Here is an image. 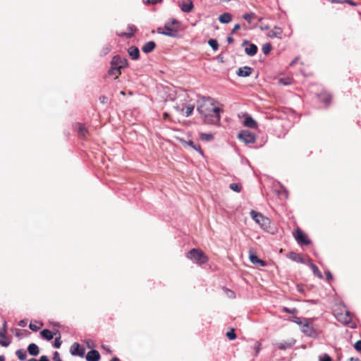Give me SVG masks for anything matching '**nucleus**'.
Listing matches in <instances>:
<instances>
[{
  "label": "nucleus",
  "instance_id": "dca6fc26",
  "mask_svg": "<svg viewBox=\"0 0 361 361\" xmlns=\"http://www.w3.org/2000/svg\"><path fill=\"white\" fill-rule=\"evenodd\" d=\"M337 319L341 322H343V323L346 324H349L351 322V320H352V317L350 316V314L348 311H345V314L340 313L339 314H338Z\"/></svg>",
  "mask_w": 361,
  "mask_h": 361
},
{
  "label": "nucleus",
  "instance_id": "4d7b16f0",
  "mask_svg": "<svg viewBox=\"0 0 361 361\" xmlns=\"http://www.w3.org/2000/svg\"><path fill=\"white\" fill-rule=\"evenodd\" d=\"M331 3L342 4L345 3V0H331Z\"/></svg>",
  "mask_w": 361,
  "mask_h": 361
},
{
  "label": "nucleus",
  "instance_id": "79ce46f5",
  "mask_svg": "<svg viewBox=\"0 0 361 361\" xmlns=\"http://www.w3.org/2000/svg\"><path fill=\"white\" fill-rule=\"evenodd\" d=\"M52 359H53L54 361H62L61 357H60V354L57 351L54 352V353L53 355V358Z\"/></svg>",
  "mask_w": 361,
  "mask_h": 361
},
{
  "label": "nucleus",
  "instance_id": "f3484780",
  "mask_svg": "<svg viewBox=\"0 0 361 361\" xmlns=\"http://www.w3.org/2000/svg\"><path fill=\"white\" fill-rule=\"evenodd\" d=\"M128 54L133 60H137L140 57V51L137 47L131 46L128 49Z\"/></svg>",
  "mask_w": 361,
  "mask_h": 361
},
{
  "label": "nucleus",
  "instance_id": "a211bd4d",
  "mask_svg": "<svg viewBox=\"0 0 361 361\" xmlns=\"http://www.w3.org/2000/svg\"><path fill=\"white\" fill-rule=\"evenodd\" d=\"M282 29L279 27H274L271 30L269 31L268 36L271 38H281L282 35Z\"/></svg>",
  "mask_w": 361,
  "mask_h": 361
},
{
  "label": "nucleus",
  "instance_id": "864d4df0",
  "mask_svg": "<svg viewBox=\"0 0 361 361\" xmlns=\"http://www.w3.org/2000/svg\"><path fill=\"white\" fill-rule=\"evenodd\" d=\"M345 2L348 3V4H350V6H357V3H355V1H353L345 0Z\"/></svg>",
  "mask_w": 361,
  "mask_h": 361
},
{
  "label": "nucleus",
  "instance_id": "423d86ee",
  "mask_svg": "<svg viewBox=\"0 0 361 361\" xmlns=\"http://www.w3.org/2000/svg\"><path fill=\"white\" fill-rule=\"evenodd\" d=\"M293 236L299 244L309 245L310 243V240L307 238V235L300 229L296 230L293 233Z\"/></svg>",
  "mask_w": 361,
  "mask_h": 361
},
{
  "label": "nucleus",
  "instance_id": "cd10ccee",
  "mask_svg": "<svg viewBox=\"0 0 361 361\" xmlns=\"http://www.w3.org/2000/svg\"><path fill=\"white\" fill-rule=\"evenodd\" d=\"M109 74L110 75H114L115 76L116 78H117L118 75L121 74V69L116 66H111V68L109 71Z\"/></svg>",
  "mask_w": 361,
  "mask_h": 361
},
{
  "label": "nucleus",
  "instance_id": "f03ea898",
  "mask_svg": "<svg viewBox=\"0 0 361 361\" xmlns=\"http://www.w3.org/2000/svg\"><path fill=\"white\" fill-rule=\"evenodd\" d=\"M187 257L197 264H203L208 260L204 253L199 249H192L187 253Z\"/></svg>",
  "mask_w": 361,
  "mask_h": 361
},
{
  "label": "nucleus",
  "instance_id": "0eeeda50",
  "mask_svg": "<svg viewBox=\"0 0 361 361\" xmlns=\"http://www.w3.org/2000/svg\"><path fill=\"white\" fill-rule=\"evenodd\" d=\"M300 329L307 336L315 337L317 336L315 329L310 325L307 319H304V324L300 327Z\"/></svg>",
  "mask_w": 361,
  "mask_h": 361
},
{
  "label": "nucleus",
  "instance_id": "5fc2aeb1",
  "mask_svg": "<svg viewBox=\"0 0 361 361\" xmlns=\"http://www.w3.org/2000/svg\"><path fill=\"white\" fill-rule=\"evenodd\" d=\"M299 57H295L290 63V66H293L298 61Z\"/></svg>",
  "mask_w": 361,
  "mask_h": 361
},
{
  "label": "nucleus",
  "instance_id": "473e14b6",
  "mask_svg": "<svg viewBox=\"0 0 361 361\" xmlns=\"http://www.w3.org/2000/svg\"><path fill=\"white\" fill-rule=\"evenodd\" d=\"M271 49V45L270 43H265L262 45V51L265 54L267 55L270 53Z\"/></svg>",
  "mask_w": 361,
  "mask_h": 361
},
{
  "label": "nucleus",
  "instance_id": "e433bc0d",
  "mask_svg": "<svg viewBox=\"0 0 361 361\" xmlns=\"http://www.w3.org/2000/svg\"><path fill=\"white\" fill-rule=\"evenodd\" d=\"M255 13H245L243 16V18L247 20L249 23H250L252 22V18L255 17Z\"/></svg>",
  "mask_w": 361,
  "mask_h": 361
},
{
  "label": "nucleus",
  "instance_id": "a878e982",
  "mask_svg": "<svg viewBox=\"0 0 361 361\" xmlns=\"http://www.w3.org/2000/svg\"><path fill=\"white\" fill-rule=\"evenodd\" d=\"M40 334L47 341H51L54 338V334L49 329H43Z\"/></svg>",
  "mask_w": 361,
  "mask_h": 361
},
{
  "label": "nucleus",
  "instance_id": "5701e85b",
  "mask_svg": "<svg viewBox=\"0 0 361 361\" xmlns=\"http://www.w3.org/2000/svg\"><path fill=\"white\" fill-rule=\"evenodd\" d=\"M27 351L32 356H37L39 353V347L35 343L30 344L27 347Z\"/></svg>",
  "mask_w": 361,
  "mask_h": 361
},
{
  "label": "nucleus",
  "instance_id": "393cba45",
  "mask_svg": "<svg viewBox=\"0 0 361 361\" xmlns=\"http://www.w3.org/2000/svg\"><path fill=\"white\" fill-rule=\"evenodd\" d=\"M318 97L321 102H323L325 104L329 103L331 100V95L326 92H322L320 94L318 95Z\"/></svg>",
  "mask_w": 361,
  "mask_h": 361
},
{
  "label": "nucleus",
  "instance_id": "052dcab7",
  "mask_svg": "<svg viewBox=\"0 0 361 361\" xmlns=\"http://www.w3.org/2000/svg\"><path fill=\"white\" fill-rule=\"evenodd\" d=\"M19 325L23 327L25 325V322L24 321H20Z\"/></svg>",
  "mask_w": 361,
  "mask_h": 361
},
{
  "label": "nucleus",
  "instance_id": "9b49d317",
  "mask_svg": "<svg viewBox=\"0 0 361 361\" xmlns=\"http://www.w3.org/2000/svg\"><path fill=\"white\" fill-rule=\"evenodd\" d=\"M179 6L181 11L185 13L190 12L194 7L193 3L191 0H183L180 3Z\"/></svg>",
  "mask_w": 361,
  "mask_h": 361
},
{
  "label": "nucleus",
  "instance_id": "4468645a",
  "mask_svg": "<svg viewBox=\"0 0 361 361\" xmlns=\"http://www.w3.org/2000/svg\"><path fill=\"white\" fill-rule=\"evenodd\" d=\"M100 360V354L96 350H92L87 353L86 355V360L87 361H99Z\"/></svg>",
  "mask_w": 361,
  "mask_h": 361
},
{
  "label": "nucleus",
  "instance_id": "49530a36",
  "mask_svg": "<svg viewBox=\"0 0 361 361\" xmlns=\"http://www.w3.org/2000/svg\"><path fill=\"white\" fill-rule=\"evenodd\" d=\"M293 322H294L295 323H296L297 324H298L300 327H301V326H302V325L304 324V320H303V321H302V320L300 319V318H299V317H295V318L294 319Z\"/></svg>",
  "mask_w": 361,
  "mask_h": 361
},
{
  "label": "nucleus",
  "instance_id": "b1692460",
  "mask_svg": "<svg viewBox=\"0 0 361 361\" xmlns=\"http://www.w3.org/2000/svg\"><path fill=\"white\" fill-rule=\"evenodd\" d=\"M128 32H121V33H119L118 35L119 36H122V37L125 36V37H133L134 35V32L136 30L135 27L133 25H129L128 26Z\"/></svg>",
  "mask_w": 361,
  "mask_h": 361
},
{
  "label": "nucleus",
  "instance_id": "338daca9",
  "mask_svg": "<svg viewBox=\"0 0 361 361\" xmlns=\"http://www.w3.org/2000/svg\"><path fill=\"white\" fill-rule=\"evenodd\" d=\"M350 361H359V360L357 358H353L352 357V358L350 359Z\"/></svg>",
  "mask_w": 361,
  "mask_h": 361
},
{
  "label": "nucleus",
  "instance_id": "4c0bfd02",
  "mask_svg": "<svg viewBox=\"0 0 361 361\" xmlns=\"http://www.w3.org/2000/svg\"><path fill=\"white\" fill-rule=\"evenodd\" d=\"M226 336L229 340H234L236 338V335L234 332V330L232 329L231 331H228L226 333Z\"/></svg>",
  "mask_w": 361,
  "mask_h": 361
},
{
  "label": "nucleus",
  "instance_id": "39448f33",
  "mask_svg": "<svg viewBox=\"0 0 361 361\" xmlns=\"http://www.w3.org/2000/svg\"><path fill=\"white\" fill-rule=\"evenodd\" d=\"M238 137L245 144H252L256 140L255 135L248 130H241L238 133Z\"/></svg>",
  "mask_w": 361,
  "mask_h": 361
},
{
  "label": "nucleus",
  "instance_id": "3c124183",
  "mask_svg": "<svg viewBox=\"0 0 361 361\" xmlns=\"http://www.w3.org/2000/svg\"><path fill=\"white\" fill-rule=\"evenodd\" d=\"M240 27V25L239 24H236L234 27L233 28L231 31V34H233L236 30H239Z\"/></svg>",
  "mask_w": 361,
  "mask_h": 361
},
{
  "label": "nucleus",
  "instance_id": "ddd939ff",
  "mask_svg": "<svg viewBox=\"0 0 361 361\" xmlns=\"http://www.w3.org/2000/svg\"><path fill=\"white\" fill-rule=\"evenodd\" d=\"M244 116L243 125L245 127L250 128H256L257 127L256 121L249 114H245Z\"/></svg>",
  "mask_w": 361,
  "mask_h": 361
},
{
  "label": "nucleus",
  "instance_id": "c85d7f7f",
  "mask_svg": "<svg viewBox=\"0 0 361 361\" xmlns=\"http://www.w3.org/2000/svg\"><path fill=\"white\" fill-rule=\"evenodd\" d=\"M16 355L18 357V358L21 361L25 360L27 357V353L23 349L17 350L16 352Z\"/></svg>",
  "mask_w": 361,
  "mask_h": 361
},
{
  "label": "nucleus",
  "instance_id": "a18cd8bd",
  "mask_svg": "<svg viewBox=\"0 0 361 361\" xmlns=\"http://www.w3.org/2000/svg\"><path fill=\"white\" fill-rule=\"evenodd\" d=\"M175 109L178 111V112H180V113H183L184 111V108H185V106L183 104L182 106H174Z\"/></svg>",
  "mask_w": 361,
  "mask_h": 361
},
{
  "label": "nucleus",
  "instance_id": "8fccbe9b",
  "mask_svg": "<svg viewBox=\"0 0 361 361\" xmlns=\"http://www.w3.org/2000/svg\"><path fill=\"white\" fill-rule=\"evenodd\" d=\"M279 82L280 84H282L284 85L290 84V82L288 80H285V79H280Z\"/></svg>",
  "mask_w": 361,
  "mask_h": 361
},
{
  "label": "nucleus",
  "instance_id": "6ab92c4d",
  "mask_svg": "<svg viewBox=\"0 0 361 361\" xmlns=\"http://www.w3.org/2000/svg\"><path fill=\"white\" fill-rule=\"evenodd\" d=\"M6 329H4L0 331V337L1 338L0 340V345L4 347H7L11 343V341L6 338Z\"/></svg>",
  "mask_w": 361,
  "mask_h": 361
},
{
  "label": "nucleus",
  "instance_id": "ea45409f",
  "mask_svg": "<svg viewBox=\"0 0 361 361\" xmlns=\"http://www.w3.org/2000/svg\"><path fill=\"white\" fill-rule=\"evenodd\" d=\"M61 345V337L59 336V337L55 338V341L54 343V346L56 348H60Z\"/></svg>",
  "mask_w": 361,
  "mask_h": 361
},
{
  "label": "nucleus",
  "instance_id": "f257e3e1",
  "mask_svg": "<svg viewBox=\"0 0 361 361\" xmlns=\"http://www.w3.org/2000/svg\"><path fill=\"white\" fill-rule=\"evenodd\" d=\"M214 103L213 99L208 97L203 99L197 106V110L207 124L215 125L220 121L221 109Z\"/></svg>",
  "mask_w": 361,
  "mask_h": 361
},
{
  "label": "nucleus",
  "instance_id": "13d9d810",
  "mask_svg": "<svg viewBox=\"0 0 361 361\" xmlns=\"http://www.w3.org/2000/svg\"><path fill=\"white\" fill-rule=\"evenodd\" d=\"M325 274H326V278H327L328 279H331V277H332V276H331V273H330V271H326L325 272Z\"/></svg>",
  "mask_w": 361,
  "mask_h": 361
},
{
  "label": "nucleus",
  "instance_id": "0e129e2a",
  "mask_svg": "<svg viewBox=\"0 0 361 361\" xmlns=\"http://www.w3.org/2000/svg\"><path fill=\"white\" fill-rule=\"evenodd\" d=\"M110 361H120L118 357H114Z\"/></svg>",
  "mask_w": 361,
  "mask_h": 361
},
{
  "label": "nucleus",
  "instance_id": "69168bd1",
  "mask_svg": "<svg viewBox=\"0 0 361 361\" xmlns=\"http://www.w3.org/2000/svg\"><path fill=\"white\" fill-rule=\"evenodd\" d=\"M229 292H230L229 296L230 297H234V293L233 291H231V290Z\"/></svg>",
  "mask_w": 361,
  "mask_h": 361
},
{
  "label": "nucleus",
  "instance_id": "774afa93",
  "mask_svg": "<svg viewBox=\"0 0 361 361\" xmlns=\"http://www.w3.org/2000/svg\"><path fill=\"white\" fill-rule=\"evenodd\" d=\"M28 361H38V360H37L35 358H31V359H29Z\"/></svg>",
  "mask_w": 361,
  "mask_h": 361
},
{
  "label": "nucleus",
  "instance_id": "7ed1b4c3",
  "mask_svg": "<svg viewBox=\"0 0 361 361\" xmlns=\"http://www.w3.org/2000/svg\"><path fill=\"white\" fill-rule=\"evenodd\" d=\"M250 216L252 219L264 231H267L271 224V221L269 218L264 216L262 214L257 212L255 210H251Z\"/></svg>",
  "mask_w": 361,
  "mask_h": 361
},
{
  "label": "nucleus",
  "instance_id": "1a4fd4ad",
  "mask_svg": "<svg viewBox=\"0 0 361 361\" xmlns=\"http://www.w3.org/2000/svg\"><path fill=\"white\" fill-rule=\"evenodd\" d=\"M71 353L72 355H78L80 357H83L85 355V350L78 343H74L70 349Z\"/></svg>",
  "mask_w": 361,
  "mask_h": 361
},
{
  "label": "nucleus",
  "instance_id": "9d476101",
  "mask_svg": "<svg viewBox=\"0 0 361 361\" xmlns=\"http://www.w3.org/2000/svg\"><path fill=\"white\" fill-rule=\"evenodd\" d=\"M73 129L80 137H85L87 134V128L82 123H78L74 124Z\"/></svg>",
  "mask_w": 361,
  "mask_h": 361
},
{
  "label": "nucleus",
  "instance_id": "de8ad7c7",
  "mask_svg": "<svg viewBox=\"0 0 361 361\" xmlns=\"http://www.w3.org/2000/svg\"><path fill=\"white\" fill-rule=\"evenodd\" d=\"M283 311L285 312L290 313V314H295L297 312V310L295 308L290 310L287 307H284Z\"/></svg>",
  "mask_w": 361,
  "mask_h": 361
},
{
  "label": "nucleus",
  "instance_id": "aec40b11",
  "mask_svg": "<svg viewBox=\"0 0 361 361\" xmlns=\"http://www.w3.org/2000/svg\"><path fill=\"white\" fill-rule=\"evenodd\" d=\"M154 48L155 43L153 41H149L142 46V51L146 54H148L151 52Z\"/></svg>",
  "mask_w": 361,
  "mask_h": 361
},
{
  "label": "nucleus",
  "instance_id": "412c9836",
  "mask_svg": "<svg viewBox=\"0 0 361 361\" xmlns=\"http://www.w3.org/2000/svg\"><path fill=\"white\" fill-rule=\"evenodd\" d=\"M245 51L247 55H248L250 56H252L256 54V53L257 51V47L254 44H249L248 47H247L245 49Z\"/></svg>",
  "mask_w": 361,
  "mask_h": 361
},
{
  "label": "nucleus",
  "instance_id": "4be33fe9",
  "mask_svg": "<svg viewBox=\"0 0 361 361\" xmlns=\"http://www.w3.org/2000/svg\"><path fill=\"white\" fill-rule=\"evenodd\" d=\"M232 20V16L229 13H224L219 16L220 23L227 24Z\"/></svg>",
  "mask_w": 361,
  "mask_h": 361
},
{
  "label": "nucleus",
  "instance_id": "7c9ffc66",
  "mask_svg": "<svg viewBox=\"0 0 361 361\" xmlns=\"http://www.w3.org/2000/svg\"><path fill=\"white\" fill-rule=\"evenodd\" d=\"M185 145L194 149L197 152H198L200 154H203V152L201 150L200 147L199 145H195V143L190 140L185 142Z\"/></svg>",
  "mask_w": 361,
  "mask_h": 361
},
{
  "label": "nucleus",
  "instance_id": "2f4dec72",
  "mask_svg": "<svg viewBox=\"0 0 361 361\" xmlns=\"http://www.w3.org/2000/svg\"><path fill=\"white\" fill-rule=\"evenodd\" d=\"M310 267L314 273V274L315 276H317V277H319V279H322V274L321 273V271H319V269H318V267L314 264H310Z\"/></svg>",
  "mask_w": 361,
  "mask_h": 361
},
{
  "label": "nucleus",
  "instance_id": "37998d69",
  "mask_svg": "<svg viewBox=\"0 0 361 361\" xmlns=\"http://www.w3.org/2000/svg\"><path fill=\"white\" fill-rule=\"evenodd\" d=\"M29 328L33 331H37L39 329V326L35 324L30 323L29 325Z\"/></svg>",
  "mask_w": 361,
  "mask_h": 361
},
{
  "label": "nucleus",
  "instance_id": "a19ab883",
  "mask_svg": "<svg viewBox=\"0 0 361 361\" xmlns=\"http://www.w3.org/2000/svg\"><path fill=\"white\" fill-rule=\"evenodd\" d=\"M319 361H331V358L329 355L324 354L319 357Z\"/></svg>",
  "mask_w": 361,
  "mask_h": 361
},
{
  "label": "nucleus",
  "instance_id": "bb28decb",
  "mask_svg": "<svg viewBox=\"0 0 361 361\" xmlns=\"http://www.w3.org/2000/svg\"><path fill=\"white\" fill-rule=\"evenodd\" d=\"M289 259L294 262H302V257L300 254L295 252H290L288 255Z\"/></svg>",
  "mask_w": 361,
  "mask_h": 361
},
{
  "label": "nucleus",
  "instance_id": "c03bdc74",
  "mask_svg": "<svg viewBox=\"0 0 361 361\" xmlns=\"http://www.w3.org/2000/svg\"><path fill=\"white\" fill-rule=\"evenodd\" d=\"M354 348L357 351H361V340L360 341H357L355 344H354Z\"/></svg>",
  "mask_w": 361,
  "mask_h": 361
},
{
  "label": "nucleus",
  "instance_id": "603ef678",
  "mask_svg": "<svg viewBox=\"0 0 361 361\" xmlns=\"http://www.w3.org/2000/svg\"><path fill=\"white\" fill-rule=\"evenodd\" d=\"M38 361H49V360L47 355H42L40 357V358Z\"/></svg>",
  "mask_w": 361,
  "mask_h": 361
},
{
  "label": "nucleus",
  "instance_id": "09e8293b",
  "mask_svg": "<svg viewBox=\"0 0 361 361\" xmlns=\"http://www.w3.org/2000/svg\"><path fill=\"white\" fill-rule=\"evenodd\" d=\"M161 1V0H144V2L147 4H155Z\"/></svg>",
  "mask_w": 361,
  "mask_h": 361
},
{
  "label": "nucleus",
  "instance_id": "bf43d9fd",
  "mask_svg": "<svg viewBox=\"0 0 361 361\" xmlns=\"http://www.w3.org/2000/svg\"><path fill=\"white\" fill-rule=\"evenodd\" d=\"M233 41H234V40H233V38L232 37L228 36V37H227V42H228V43H233Z\"/></svg>",
  "mask_w": 361,
  "mask_h": 361
},
{
  "label": "nucleus",
  "instance_id": "6e6d98bb",
  "mask_svg": "<svg viewBox=\"0 0 361 361\" xmlns=\"http://www.w3.org/2000/svg\"><path fill=\"white\" fill-rule=\"evenodd\" d=\"M102 348L104 350H105L107 353H111V350H110L109 347V346H106V345H102Z\"/></svg>",
  "mask_w": 361,
  "mask_h": 361
},
{
  "label": "nucleus",
  "instance_id": "c9c22d12",
  "mask_svg": "<svg viewBox=\"0 0 361 361\" xmlns=\"http://www.w3.org/2000/svg\"><path fill=\"white\" fill-rule=\"evenodd\" d=\"M186 111H185V116L189 117L192 114V112L194 111V105L190 104L185 106Z\"/></svg>",
  "mask_w": 361,
  "mask_h": 361
},
{
  "label": "nucleus",
  "instance_id": "c756f323",
  "mask_svg": "<svg viewBox=\"0 0 361 361\" xmlns=\"http://www.w3.org/2000/svg\"><path fill=\"white\" fill-rule=\"evenodd\" d=\"M200 138L202 141L209 142L214 139V136L210 133H200Z\"/></svg>",
  "mask_w": 361,
  "mask_h": 361
},
{
  "label": "nucleus",
  "instance_id": "72a5a7b5",
  "mask_svg": "<svg viewBox=\"0 0 361 361\" xmlns=\"http://www.w3.org/2000/svg\"><path fill=\"white\" fill-rule=\"evenodd\" d=\"M208 44L214 51H216L219 48L218 42L214 39H209Z\"/></svg>",
  "mask_w": 361,
  "mask_h": 361
},
{
  "label": "nucleus",
  "instance_id": "f704fd0d",
  "mask_svg": "<svg viewBox=\"0 0 361 361\" xmlns=\"http://www.w3.org/2000/svg\"><path fill=\"white\" fill-rule=\"evenodd\" d=\"M229 188H230L233 191H235V192H240V190H241V189H242L241 185H240V184H238V183H233L230 184Z\"/></svg>",
  "mask_w": 361,
  "mask_h": 361
},
{
  "label": "nucleus",
  "instance_id": "680f3d73",
  "mask_svg": "<svg viewBox=\"0 0 361 361\" xmlns=\"http://www.w3.org/2000/svg\"><path fill=\"white\" fill-rule=\"evenodd\" d=\"M169 115L167 113H164V118L165 119L168 118H169Z\"/></svg>",
  "mask_w": 361,
  "mask_h": 361
},
{
  "label": "nucleus",
  "instance_id": "f8f14e48",
  "mask_svg": "<svg viewBox=\"0 0 361 361\" xmlns=\"http://www.w3.org/2000/svg\"><path fill=\"white\" fill-rule=\"evenodd\" d=\"M252 72V68L250 66H243L240 67L238 69L236 74L239 77H247L251 75Z\"/></svg>",
  "mask_w": 361,
  "mask_h": 361
},
{
  "label": "nucleus",
  "instance_id": "6e6552de",
  "mask_svg": "<svg viewBox=\"0 0 361 361\" xmlns=\"http://www.w3.org/2000/svg\"><path fill=\"white\" fill-rule=\"evenodd\" d=\"M111 66H114L121 69L128 66V61L120 56H115L111 61Z\"/></svg>",
  "mask_w": 361,
  "mask_h": 361
},
{
  "label": "nucleus",
  "instance_id": "2eb2a0df",
  "mask_svg": "<svg viewBox=\"0 0 361 361\" xmlns=\"http://www.w3.org/2000/svg\"><path fill=\"white\" fill-rule=\"evenodd\" d=\"M249 259L253 264L258 265L260 267H264L266 265V263L264 261L259 259L257 257V256L255 254H254L253 252H252L251 251H250V253H249Z\"/></svg>",
  "mask_w": 361,
  "mask_h": 361
},
{
  "label": "nucleus",
  "instance_id": "e2e57ef3",
  "mask_svg": "<svg viewBox=\"0 0 361 361\" xmlns=\"http://www.w3.org/2000/svg\"><path fill=\"white\" fill-rule=\"evenodd\" d=\"M0 361H5V357L4 355H0Z\"/></svg>",
  "mask_w": 361,
  "mask_h": 361
},
{
  "label": "nucleus",
  "instance_id": "20e7f679",
  "mask_svg": "<svg viewBox=\"0 0 361 361\" xmlns=\"http://www.w3.org/2000/svg\"><path fill=\"white\" fill-rule=\"evenodd\" d=\"M178 23L176 19H173L170 22L166 23L164 27H158L157 32L166 36L176 37L178 36V32L171 28V25Z\"/></svg>",
  "mask_w": 361,
  "mask_h": 361
},
{
  "label": "nucleus",
  "instance_id": "58836bf2",
  "mask_svg": "<svg viewBox=\"0 0 361 361\" xmlns=\"http://www.w3.org/2000/svg\"><path fill=\"white\" fill-rule=\"evenodd\" d=\"M292 345L288 343H281L279 344V348L281 350H286L287 348L291 347Z\"/></svg>",
  "mask_w": 361,
  "mask_h": 361
}]
</instances>
